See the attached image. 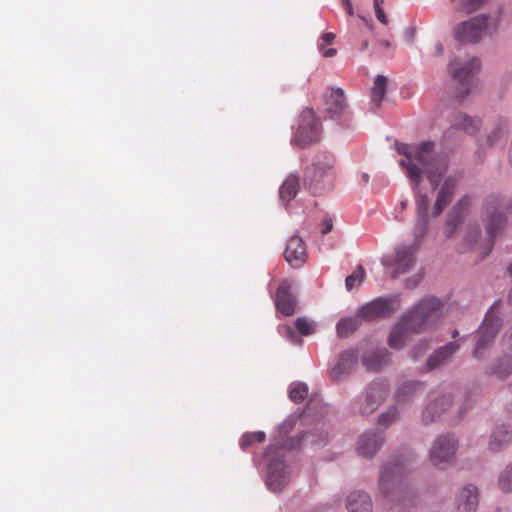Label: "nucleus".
Returning a JSON list of instances; mask_svg holds the SVG:
<instances>
[{"label": "nucleus", "instance_id": "nucleus-1", "mask_svg": "<svg viewBox=\"0 0 512 512\" xmlns=\"http://www.w3.org/2000/svg\"><path fill=\"white\" fill-rule=\"evenodd\" d=\"M396 150L404 156L399 160V165L404 169L410 181L417 214L428 215L430 198L421 187L423 175L430 182L431 189L435 190L447 171L446 157L436 154L434 143L430 141L422 142L419 145L396 143Z\"/></svg>", "mask_w": 512, "mask_h": 512}, {"label": "nucleus", "instance_id": "nucleus-23", "mask_svg": "<svg viewBox=\"0 0 512 512\" xmlns=\"http://www.w3.org/2000/svg\"><path fill=\"white\" fill-rule=\"evenodd\" d=\"M509 128L508 119L504 117L496 119L486 136L479 140V146L489 148L499 143H505Z\"/></svg>", "mask_w": 512, "mask_h": 512}, {"label": "nucleus", "instance_id": "nucleus-54", "mask_svg": "<svg viewBox=\"0 0 512 512\" xmlns=\"http://www.w3.org/2000/svg\"><path fill=\"white\" fill-rule=\"evenodd\" d=\"M319 49L321 50L324 57H332L336 54V49H334V48L324 49L323 44L319 45Z\"/></svg>", "mask_w": 512, "mask_h": 512}, {"label": "nucleus", "instance_id": "nucleus-31", "mask_svg": "<svg viewBox=\"0 0 512 512\" xmlns=\"http://www.w3.org/2000/svg\"><path fill=\"white\" fill-rule=\"evenodd\" d=\"M455 185L456 183L453 178L448 177L445 179L440 190L438 191L436 201L433 207L434 216H439L442 213L443 209L451 201Z\"/></svg>", "mask_w": 512, "mask_h": 512}, {"label": "nucleus", "instance_id": "nucleus-29", "mask_svg": "<svg viewBox=\"0 0 512 512\" xmlns=\"http://www.w3.org/2000/svg\"><path fill=\"white\" fill-rule=\"evenodd\" d=\"M348 512H373L371 496L364 491H353L346 499Z\"/></svg>", "mask_w": 512, "mask_h": 512}, {"label": "nucleus", "instance_id": "nucleus-9", "mask_svg": "<svg viewBox=\"0 0 512 512\" xmlns=\"http://www.w3.org/2000/svg\"><path fill=\"white\" fill-rule=\"evenodd\" d=\"M389 386L383 380L370 382L353 402V411L362 416L373 414L387 399Z\"/></svg>", "mask_w": 512, "mask_h": 512}, {"label": "nucleus", "instance_id": "nucleus-6", "mask_svg": "<svg viewBox=\"0 0 512 512\" xmlns=\"http://www.w3.org/2000/svg\"><path fill=\"white\" fill-rule=\"evenodd\" d=\"M444 303L436 297H427L419 301L402 317L413 333H422L435 326L443 315Z\"/></svg>", "mask_w": 512, "mask_h": 512}, {"label": "nucleus", "instance_id": "nucleus-3", "mask_svg": "<svg viewBox=\"0 0 512 512\" xmlns=\"http://www.w3.org/2000/svg\"><path fill=\"white\" fill-rule=\"evenodd\" d=\"M501 21V9L478 14L456 24L453 28V37L461 44H477L485 37H491L496 34Z\"/></svg>", "mask_w": 512, "mask_h": 512}, {"label": "nucleus", "instance_id": "nucleus-11", "mask_svg": "<svg viewBox=\"0 0 512 512\" xmlns=\"http://www.w3.org/2000/svg\"><path fill=\"white\" fill-rule=\"evenodd\" d=\"M417 244L399 245L392 254L382 256L381 263L384 267L392 269L391 277L397 278L408 273L416 264Z\"/></svg>", "mask_w": 512, "mask_h": 512}, {"label": "nucleus", "instance_id": "nucleus-13", "mask_svg": "<svg viewBox=\"0 0 512 512\" xmlns=\"http://www.w3.org/2000/svg\"><path fill=\"white\" fill-rule=\"evenodd\" d=\"M322 127L319 119L311 109L301 112L292 143L305 147L320 140Z\"/></svg>", "mask_w": 512, "mask_h": 512}, {"label": "nucleus", "instance_id": "nucleus-42", "mask_svg": "<svg viewBox=\"0 0 512 512\" xmlns=\"http://www.w3.org/2000/svg\"><path fill=\"white\" fill-rule=\"evenodd\" d=\"M295 327L301 335L308 336L315 332L316 324L310 319L299 317L295 320Z\"/></svg>", "mask_w": 512, "mask_h": 512}, {"label": "nucleus", "instance_id": "nucleus-60", "mask_svg": "<svg viewBox=\"0 0 512 512\" xmlns=\"http://www.w3.org/2000/svg\"><path fill=\"white\" fill-rule=\"evenodd\" d=\"M408 202L406 200H403L400 202L401 210L406 209Z\"/></svg>", "mask_w": 512, "mask_h": 512}, {"label": "nucleus", "instance_id": "nucleus-15", "mask_svg": "<svg viewBox=\"0 0 512 512\" xmlns=\"http://www.w3.org/2000/svg\"><path fill=\"white\" fill-rule=\"evenodd\" d=\"M334 160L330 156L318 158L308 170V178L316 188H326L332 184V169Z\"/></svg>", "mask_w": 512, "mask_h": 512}, {"label": "nucleus", "instance_id": "nucleus-57", "mask_svg": "<svg viewBox=\"0 0 512 512\" xmlns=\"http://www.w3.org/2000/svg\"><path fill=\"white\" fill-rule=\"evenodd\" d=\"M465 412H466V408L461 407V408L459 409V411H458L457 418H458V419L463 418V416H464Z\"/></svg>", "mask_w": 512, "mask_h": 512}, {"label": "nucleus", "instance_id": "nucleus-49", "mask_svg": "<svg viewBox=\"0 0 512 512\" xmlns=\"http://www.w3.org/2000/svg\"><path fill=\"white\" fill-rule=\"evenodd\" d=\"M423 277V271L417 272L412 277L406 279V287L410 289L415 288L422 281Z\"/></svg>", "mask_w": 512, "mask_h": 512}, {"label": "nucleus", "instance_id": "nucleus-14", "mask_svg": "<svg viewBox=\"0 0 512 512\" xmlns=\"http://www.w3.org/2000/svg\"><path fill=\"white\" fill-rule=\"evenodd\" d=\"M453 396L451 393H430L424 404L420 421L423 425H430L441 419V417L451 408Z\"/></svg>", "mask_w": 512, "mask_h": 512}, {"label": "nucleus", "instance_id": "nucleus-5", "mask_svg": "<svg viewBox=\"0 0 512 512\" xmlns=\"http://www.w3.org/2000/svg\"><path fill=\"white\" fill-rule=\"evenodd\" d=\"M510 208L511 200L502 195L491 194L483 200L481 220L489 235L486 249L493 246L494 238L505 228Z\"/></svg>", "mask_w": 512, "mask_h": 512}, {"label": "nucleus", "instance_id": "nucleus-33", "mask_svg": "<svg viewBox=\"0 0 512 512\" xmlns=\"http://www.w3.org/2000/svg\"><path fill=\"white\" fill-rule=\"evenodd\" d=\"M424 390V384L420 381H406L402 383L396 391V400L398 403L410 402L415 396Z\"/></svg>", "mask_w": 512, "mask_h": 512}, {"label": "nucleus", "instance_id": "nucleus-63", "mask_svg": "<svg viewBox=\"0 0 512 512\" xmlns=\"http://www.w3.org/2000/svg\"><path fill=\"white\" fill-rule=\"evenodd\" d=\"M458 336H459V332H458V330H453V332H452V337H453L454 339H456Z\"/></svg>", "mask_w": 512, "mask_h": 512}, {"label": "nucleus", "instance_id": "nucleus-30", "mask_svg": "<svg viewBox=\"0 0 512 512\" xmlns=\"http://www.w3.org/2000/svg\"><path fill=\"white\" fill-rule=\"evenodd\" d=\"M291 441H293L294 444H297V442L298 444H301V442L304 441L315 447H322L328 441V432L323 425H317L312 430L302 433L300 439H290L287 440V443L290 445ZM299 446L300 445L297 447Z\"/></svg>", "mask_w": 512, "mask_h": 512}, {"label": "nucleus", "instance_id": "nucleus-47", "mask_svg": "<svg viewBox=\"0 0 512 512\" xmlns=\"http://www.w3.org/2000/svg\"><path fill=\"white\" fill-rule=\"evenodd\" d=\"M281 334L292 344L300 345L302 343V339L300 338V336L297 334V331H295L292 326L285 325L283 327V331L281 332Z\"/></svg>", "mask_w": 512, "mask_h": 512}, {"label": "nucleus", "instance_id": "nucleus-40", "mask_svg": "<svg viewBox=\"0 0 512 512\" xmlns=\"http://www.w3.org/2000/svg\"><path fill=\"white\" fill-rule=\"evenodd\" d=\"M308 395V385L304 382H293L289 387V397L295 402H301Z\"/></svg>", "mask_w": 512, "mask_h": 512}, {"label": "nucleus", "instance_id": "nucleus-35", "mask_svg": "<svg viewBox=\"0 0 512 512\" xmlns=\"http://www.w3.org/2000/svg\"><path fill=\"white\" fill-rule=\"evenodd\" d=\"M453 126L469 135H473L480 129L481 120L464 113H458L453 120Z\"/></svg>", "mask_w": 512, "mask_h": 512}, {"label": "nucleus", "instance_id": "nucleus-37", "mask_svg": "<svg viewBox=\"0 0 512 512\" xmlns=\"http://www.w3.org/2000/svg\"><path fill=\"white\" fill-rule=\"evenodd\" d=\"M388 79L383 75H378L371 89V101L376 106H380L387 90Z\"/></svg>", "mask_w": 512, "mask_h": 512}, {"label": "nucleus", "instance_id": "nucleus-36", "mask_svg": "<svg viewBox=\"0 0 512 512\" xmlns=\"http://www.w3.org/2000/svg\"><path fill=\"white\" fill-rule=\"evenodd\" d=\"M362 322L364 320L359 317V311H357L355 316L342 318L336 325L337 334L340 337H346L356 331Z\"/></svg>", "mask_w": 512, "mask_h": 512}, {"label": "nucleus", "instance_id": "nucleus-32", "mask_svg": "<svg viewBox=\"0 0 512 512\" xmlns=\"http://www.w3.org/2000/svg\"><path fill=\"white\" fill-rule=\"evenodd\" d=\"M413 333L408 327V323L404 322L401 317L399 322L393 327L388 337V344L393 349H401L406 344L409 334Z\"/></svg>", "mask_w": 512, "mask_h": 512}, {"label": "nucleus", "instance_id": "nucleus-16", "mask_svg": "<svg viewBox=\"0 0 512 512\" xmlns=\"http://www.w3.org/2000/svg\"><path fill=\"white\" fill-rule=\"evenodd\" d=\"M385 437L382 432L369 430L362 433L357 440V453L367 459L373 458L384 444Z\"/></svg>", "mask_w": 512, "mask_h": 512}, {"label": "nucleus", "instance_id": "nucleus-4", "mask_svg": "<svg viewBox=\"0 0 512 512\" xmlns=\"http://www.w3.org/2000/svg\"><path fill=\"white\" fill-rule=\"evenodd\" d=\"M298 445V443L294 444L293 441L289 445L286 441L280 446L272 444L266 449L263 455L266 465L264 480L270 491L280 492L289 485L292 479V470L285 461V452L296 448Z\"/></svg>", "mask_w": 512, "mask_h": 512}, {"label": "nucleus", "instance_id": "nucleus-18", "mask_svg": "<svg viewBox=\"0 0 512 512\" xmlns=\"http://www.w3.org/2000/svg\"><path fill=\"white\" fill-rule=\"evenodd\" d=\"M358 361V351L349 348L340 353L336 364L330 370V376L335 382L346 378L355 368Z\"/></svg>", "mask_w": 512, "mask_h": 512}, {"label": "nucleus", "instance_id": "nucleus-46", "mask_svg": "<svg viewBox=\"0 0 512 512\" xmlns=\"http://www.w3.org/2000/svg\"><path fill=\"white\" fill-rule=\"evenodd\" d=\"M430 339L424 338L419 340L411 349L410 355L414 360L421 358L430 348Z\"/></svg>", "mask_w": 512, "mask_h": 512}, {"label": "nucleus", "instance_id": "nucleus-41", "mask_svg": "<svg viewBox=\"0 0 512 512\" xmlns=\"http://www.w3.org/2000/svg\"><path fill=\"white\" fill-rule=\"evenodd\" d=\"M364 278H365L364 268L361 265H359V266H357V268L351 275L346 277L345 287H346L347 291H351L352 289L360 286L361 283L363 282Z\"/></svg>", "mask_w": 512, "mask_h": 512}, {"label": "nucleus", "instance_id": "nucleus-20", "mask_svg": "<svg viewBox=\"0 0 512 512\" xmlns=\"http://www.w3.org/2000/svg\"><path fill=\"white\" fill-rule=\"evenodd\" d=\"M512 442V419L507 422L498 424L492 430L489 441L488 450L498 453L506 449Z\"/></svg>", "mask_w": 512, "mask_h": 512}, {"label": "nucleus", "instance_id": "nucleus-17", "mask_svg": "<svg viewBox=\"0 0 512 512\" xmlns=\"http://www.w3.org/2000/svg\"><path fill=\"white\" fill-rule=\"evenodd\" d=\"M472 207V199L469 196L462 197L447 214L444 232L450 237L452 236L458 225L461 224L465 217L469 214Z\"/></svg>", "mask_w": 512, "mask_h": 512}, {"label": "nucleus", "instance_id": "nucleus-45", "mask_svg": "<svg viewBox=\"0 0 512 512\" xmlns=\"http://www.w3.org/2000/svg\"><path fill=\"white\" fill-rule=\"evenodd\" d=\"M299 415L294 413L289 415L278 427L277 431L280 437L286 436L296 425Z\"/></svg>", "mask_w": 512, "mask_h": 512}, {"label": "nucleus", "instance_id": "nucleus-59", "mask_svg": "<svg viewBox=\"0 0 512 512\" xmlns=\"http://www.w3.org/2000/svg\"><path fill=\"white\" fill-rule=\"evenodd\" d=\"M384 0H374V8L377 9V7H382Z\"/></svg>", "mask_w": 512, "mask_h": 512}, {"label": "nucleus", "instance_id": "nucleus-34", "mask_svg": "<svg viewBox=\"0 0 512 512\" xmlns=\"http://www.w3.org/2000/svg\"><path fill=\"white\" fill-rule=\"evenodd\" d=\"M300 188L299 176L296 173H290L283 181L279 194L283 202H290L295 198Z\"/></svg>", "mask_w": 512, "mask_h": 512}, {"label": "nucleus", "instance_id": "nucleus-52", "mask_svg": "<svg viewBox=\"0 0 512 512\" xmlns=\"http://www.w3.org/2000/svg\"><path fill=\"white\" fill-rule=\"evenodd\" d=\"M332 227H333L332 220L329 218H326L323 220L321 232L323 234H327L332 230Z\"/></svg>", "mask_w": 512, "mask_h": 512}, {"label": "nucleus", "instance_id": "nucleus-56", "mask_svg": "<svg viewBox=\"0 0 512 512\" xmlns=\"http://www.w3.org/2000/svg\"><path fill=\"white\" fill-rule=\"evenodd\" d=\"M342 5L344 6L345 10L349 15L352 16L354 14L351 0H342Z\"/></svg>", "mask_w": 512, "mask_h": 512}, {"label": "nucleus", "instance_id": "nucleus-50", "mask_svg": "<svg viewBox=\"0 0 512 512\" xmlns=\"http://www.w3.org/2000/svg\"><path fill=\"white\" fill-rule=\"evenodd\" d=\"M502 343L508 351L512 352V327L507 329L502 337Z\"/></svg>", "mask_w": 512, "mask_h": 512}, {"label": "nucleus", "instance_id": "nucleus-38", "mask_svg": "<svg viewBox=\"0 0 512 512\" xmlns=\"http://www.w3.org/2000/svg\"><path fill=\"white\" fill-rule=\"evenodd\" d=\"M400 413L396 406H389L385 411H383L378 417L379 426L387 429L392 424L396 423L399 420Z\"/></svg>", "mask_w": 512, "mask_h": 512}, {"label": "nucleus", "instance_id": "nucleus-7", "mask_svg": "<svg viewBox=\"0 0 512 512\" xmlns=\"http://www.w3.org/2000/svg\"><path fill=\"white\" fill-rule=\"evenodd\" d=\"M480 67V59L476 56H452L449 59L448 73L460 85L452 93L454 99L461 101L470 93L472 78Z\"/></svg>", "mask_w": 512, "mask_h": 512}, {"label": "nucleus", "instance_id": "nucleus-58", "mask_svg": "<svg viewBox=\"0 0 512 512\" xmlns=\"http://www.w3.org/2000/svg\"><path fill=\"white\" fill-rule=\"evenodd\" d=\"M381 45H382L383 47H385V48H391V47H392L391 42H390V41H388V40H382V41H381Z\"/></svg>", "mask_w": 512, "mask_h": 512}, {"label": "nucleus", "instance_id": "nucleus-2", "mask_svg": "<svg viewBox=\"0 0 512 512\" xmlns=\"http://www.w3.org/2000/svg\"><path fill=\"white\" fill-rule=\"evenodd\" d=\"M378 490L383 498L395 504H404L406 499L413 498L404 479V464L399 457H393L381 466Z\"/></svg>", "mask_w": 512, "mask_h": 512}, {"label": "nucleus", "instance_id": "nucleus-27", "mask_svg": "<svg viewBox=\"0 0 512 512\" xmlns=\"http://www.w3.org/2000/svg\"><path fill=\"white\" fill-rule=\"evenodd\" d=\"M290 290V283L288 281H284L280 284L276 291V307L286 316L294 314L296 310V299Z\"/></svg>", "mask_w": 512, "mask_h": 512}, {"label": "nucleus", "instance_id": "nucleus-21", "mask_svg": "<svg viewBox=\"0 0 512 512\" xmlns=\"http://www.w3.org/2000/svg\"><path fill=\"white\" fill-rule=\"evenodd\" d=\"M326 112L334 119L347 118L348 104L341 88H331L326 97Z\"/></svg>", "mask_w": 512, "mask_h": 512}, {"label": "nucleus", "instance_id": "nucleus-64", "mask_svg": "<svg viewBox=\"0 0 512 512\" xmlns=\"http://www.w3.org/2000/svg\"><path fill=\"white\" fill-rule=\"evenodd\" d=\"M508 272L512 276V263L508 267Z\"/></svg>", "mask_w": 512, "mask_h": 512}, {"label": "nucleus", "instance_id": "nucleus-51", "mask_svg": "<svg viewBox=\"0 0 512 512\" xmlns=\"http://www.w3.org/2000/svg\"><path fill=\"white\" fill-rule=\"evenodd\" d=\"M375 14H376V17L377 19L382 23V24H387L388 23V19L384 13V10L382 9V7H377V9H375Z\"/></svg>", "mask_w": 512, "mask_h": 512}, {"label": "nucleus", "instance_id": "nucleus-12", "mask_svg": "<svg viewBox=\"0 0 512 512\" xmlns=\"http://www.w3.org/2000/svg\"><path fill=\"white\" fill-rule=\"evenodd\" d=\"M400 308L398 295L381 296L361 306L359 317L364 322H374L391 317Z\"/></svg>", "mask_w": 512, "mask_h": 512}, {"label": "nucleus", "instance_id": "nucleus-22", "mask_svg": "<svg viewBox=\"0 0 512 512\" xmlns=\"http://www.w3.org/2000/svg\"><path fill=\"white\" fill-rule=\"evenodd\" d=\"M489 239V235L486 233V237H482V231L478 223H468L463 239V246L465 250L477 249L484 256L489 253L492 249H486V241Z\"/></svg>", "mask_w": 512, "mask_h": 512}, {"label": "nucleus", "instance_id": "nucleus-10", "mask_svg": "<svg viewBox=\"0 0 512 512\" xmlns=\"http://www.w3.org/2000/svg\"><path fill=\"white\" fill-rule=\"evenodd\" d=\"M458 444L454 434L446 433L437 436L432 441L428 453L432 465L439 469H446L455 460Z\"/></svg>", "mask_w": 512, "mask_h": 512}, {"label": "nucleus", "instance_id": "nucleus-24", "mask_svg": "<svg viewBox=\"0 0 512 512\" xmlns=\"http://www.w3.org/2000/svg\"><path fill=\"white\" fill-rule=\"evenodd\" d=\"M485 374L499 381H505L512 376V355L503 353L496 356L485 368Z\"/></svg>", "mask_w": 512, "mask_h": 512}, {"label": "nucleus", "instance_id": "nucleus-53", "mask_svg": "<svg viewBox=\"0 0 512 512\" xmlns=\"http://www.w3.org/2000/svg\"><path fill=\"white\" fill-rule=\"evenodd\" d=\"M443 53H444L443 44L440 41L436 42L434 45V48H433V56L439 57V56H442Z\"/></svg>", "mask_w": 512, "mask_h": 512}, {"label": "nucleus", "instance_id": "nucleus-26", "mask_svg": "<svg viewBox=\"0 0 512 512\" xmlns=\"http://www.w3.org/2000/svg\"><path fill=\"white\" fill-rule=\"evenodd\" d=\"M460 346L459 340H454L436 349L427 359V369L433 370L448 363Z\"/></svg>", "mask_w": 512, "mask_h": 512}, {"label": "nucleus", "instance_id": "nucleus-62", "mask_svg": "<svg viewBox=\"0 0 512 512\" xmlns=\"http://www.w3.org/2000/svg\"><path fill=\"white\" fill-rule=\"evenodd\" d=\"M361 19L364 21V24H366L367 26H370L371 20H368L365 17H361Z\"/></svg>", "mask_w": 512, "mask_h": 512}, {"label": "nucleus", "instance_id": "nucleus-55", "mask_svg": "<svg viewBox=\"0 0 512 512\" xmlns=\"http://www.w3.org/2000/svg\"><path fill=\"white\" fill-rule=\"evenodd\" d=\"M334 38H335V35L333 33H325L322 36V43L321 44H323V47H324L325 45H328V44L332 43Z\"/></svg>", "mask_w": 512, "mask_h": 512}, {"label": "nucleus", "instance_id": "nucleus-39", "mask_svg": "<svg viewBox=\"0 0 512 512\" xmlns=\"http://www.w3.org/2000/svg\"><path fill=\"white\" fill-rule=\"evenodd\" d=\"M497 483L501 491L512 493V462L499 473Z\"/></svg>", "mask_w": 512, "mask_h": 512}, {"label": "nucleus", "instance_id": "nucleus-28", "mask_svg": "<svg viewBox=\"0 0 512 512\" xmlns=\"http://www.w3.org/2000/svg\"><path fill=\"white\" fill-rule=\"evenodd\" d=\"M389 361V352L385 348L366 351L362 356V364L369 371H379Z\"/></svg>", "mask_w": 512, "mask_h": 512}, {"label": "nucleus", "instance_id": "nucleus-43", "mask_svg": "<svg viewBox=\"0 0 512 512\" xmlns=\"http://www.w3.org/2000/svg\"><path fill=\"white\" fill-rule=\"evenodd\" d=\"M265 433L257 431L253 433H245L240 439V447L245 450L250 447L254 442H263L265 440Z\"/></svg>", "mask_w": 512, "mask_h": 512}, {"label": "nucleus", "instance_id": "nucleus-61", "mask_svg": "<svg viewBox=\"0 0 512 512\" xmlns=\"http://www.w3.org/2000/svg\"><path fill=\"white\" fill-rule=\"evenodd\" d=\"M362 179L365 183H368L369 181V175L367 173H363L362 174Z\"/></svg>", "mask_w": 512, "mask_h": 512}, {"label": "nucleus", "instance_id": "nucleus-8", "mask_svg": "<svg viewBox=\"0 0 512 512\" xmlns=\"http://www.w3.org/2000/svg\"><path fill=\"white\" fill-rule=\"evenodd\" d=\"M500 304L495 302L486 312L482 324L477 330L476 344L472 355L477 360H484L488 350L502 327L503 321L499 312Z\"/></svg>", "mask_w": 512, "mask_h": 512}, {"label": "nucleus", "instance_id": "nucleus-44", "mask_svg": "<svg viewBox=\"0 0 512 512\" xmlns=\"http://www.w3.org/2000/svg\"><path fill=\"white\" fill-rule=\"evenodd\" d=\"M428 231V215L417 214L416 223L414 226L415 241L422 239Z\"/></svg>", "mask_w": 512, "mask_h": 512}, {"label": "nucleus", "instance_id": "nucleus-19", "mask_svg": "<svg viewBox=\"0 0 512 512\" xmlns=\"http://www.w3.org/2000/svg\"><path fill=\"white\" fill-rule=\"evenodd\" d=\"M480 501V491L472 483L465 484L455 496L457 512H476Z\"/></svg>", "mask_w": 512, "mask_h": 512}, {"label": "nucleus", "instance_id": "nucleus-25", "mask_svg": "<svg viewBox=\"0 0 512 512\" xmlns=\"http://www.w3.org/2000/svg\"><path fill=\"white\" fill-rule=\"evenodd\" d=\"M286 261L293 267L302 266L307 258L306 246L303 240L298 236L291 237L284 251Z\"/></svg>", "mask_w": 512, "mask_h": 512}, {"label": "nucleus", "instance_id": "nucleus-48", "mask_svg": "<svg viewBox=\"0 0 512 512\" xmlns=\"http://www.w3.org/2000/svg\"><path fill=\"white\" fill-rule=\"evenodd\" d=\"M460 1H461L462 9L467 12L475 11L484 2V0H460Z\"/></svg>", "mask_w": 512, "mask_h": 512}]
</instances>
